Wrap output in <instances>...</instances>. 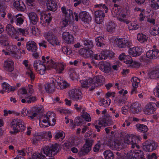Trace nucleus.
Listing matches in <instances>:
<instances>
[{
	"instance_id": "f257e3e1",
	"label": "nucleus",
	"mask_w": 159,
	"mask_h": 159,
	"mask_svg": "<svg viewBox=\"0 0 159 159\" xmlns=\"http://www.w3.org/2000/svg\"><path fill=\"white\" fill-rule=\"evenodd\" d=\"M68 84L62 78L58 77L55 80L53 78L50 79V82H48L44 85L47 91L49 92L53 86L58 89H63L66 88Z\"/></svg>"
},
{
	"instance_id": "f03ea898",
	"label": "nucleus",
	"mask_w": 159,
	"mask_h": 159,
	"mask_svg": "<svg viewBox=\"0 0 159 159\" xmlns=\"http://www.w3.org/2000/svg\"><path fill=\"white\" fill-rule=\"evenodd\" d=\"M42 59L43 62H45L47 61V69L54 68L57 73H61L66 66V64L63 62L57 63L54 60L52 59L49 60L48 57H47L45 58V57L43 56Z\"/></svg>"
},
{
	"instance_id": "7ed1b4c3",
	"label": "nucleus",
	"mask_w": 159,
	"mask_h": 159,
	"mask_svg": "<svg viewBox=\"0 0 159 159\" xmlns=\"http://www.w3.org/2000/svg\"><path fill=\"white\" fill-rule=\"evenodd\" d=\"M6 30L8 34L13 39L15 38L17 41L19 40V39L16 36V34L26 36L29 34L28 29H22L19 28L15 30L10 25H8L7 26Z\"/></svg>"
},
{
	"instance_id": "20e7f679",
	"label": "nucleus",
	"mask_w": 159,
	"mask_h": 159,
	"mask_svg": "<svg viewBox=\"0 0 159 159\" xmlns=\"http://www.w3.org/2000/svg\"><path fill=\"white\" fill-rule=\"evenodd\" d=\"M104 81V79L103 76L99 75L95 77L93 80L91 78H88L85 80H82L80 81V83L83 87H87L93 84H95L94 86H96L101 85Z\"/></svg>"
},
{
	"instance_id": "39448f33",
	"label": "nucleus",
	"mask_w": 159,
	"mask_h": 159,
	"mask_svg": "<svg viewBox=\"0 0 159 159\" xmlns=\"http://www.w3.org/2000/svg\"><path fill=\"white\" fill-rule=\"evenodd\" d=\"M56 121L54 113L49 111L42 117L39 121V125L40 127H44L42 123V121L43 123L46 124L44 125L45 126H48V125L53 126L55 125Z\"/></svg>"
},
{
	"instance_id": "423d86ee",
	"label": "nucleus",
	"mask_w": 159,
	"mask_h": 159,
	"mask_svg": "<svg viewBox=\"0 0 159 159\" xmlns=\"http://www.w3.org/2000/svg\"><path fill=\"white\" fill-rule=\"evenodd\" d=\"M42 59L43 63L39 61H34V69L39 74L41 75H43L45 73L46 69L47 70L50 69H47V61L44 62H43L42 58Z\"/></svg>"
},
{
	"instance_id": "0eeeda50",
	"label": "nucleus",
	"mask_w": 159,
	"mask_h": 159,
	"mask_svg": "<svg viewBox=\"0 0 159 159\" xmlns=\"http://www.w3.org/2000/svg\"><path fill=\"white\" fill-rule=\"evenodd\" d=\"M11 128L13 129V133H16L20 130L23 131L25 129L24 122L21 120L16 119L12 120L11 122Z\"/></svg>"
},
{
	"instance_id": "6e6552de",
	"label": "nucleus",
	"mask_w": 159,
	"mask_h": 159,
	"mask_svg": "<svg viewBox=\"0 0 159 159\" xmlns=\"http://www.w3.org/2000/svg\"><path fill=\"white\" fill-rule=\"evenodd\" d=\"M52 137V135L50 131L40 132L37 133L34 136L32 139V142L33 143H35L41 139H50Z\"/></svg>"
},
{
	"instance_id": "1a4fd4ad",
	"label": "nucleus",
	"mask_w": 159,
	"mask_h": 159,
	"mask_svg": "<svg viewBox=\"0 0 159 159\" xmlns=\"http://www.w3.org/2000/svg\"><path fill=\"white\" fill-rule=\"evenodd\" d=\"M61 10L63 15L66 18L69 19L70 20L75 19L76 21H79L78 15L75 12L72 13L71 10L66 8L65 6L62 7Z\"/></svg>"
},
{
	"instance_id": "9d476101",
	"label": "nucleus",
	"mask_w": 159,
	"mask_h": 159,
	"mask_svg": "<svg viewBox=\"0 0 159 159\" xmlns=\"http://www.w3.org/2000/svg\"><path fill=\"white\" fill-rule=\"evenodd\" d=\"M44 153L46 156H50L51 154V151L48 147H44L41 151V153L36 152L34 153L32 156V158H29L28 159H47L45 156L42 155Z\"/></svg>"
},
{
	"instance_id": "9b49d317",
	"label": "nucleus",
	"mask_w": 159,
	"mask_h": 159,
	"mask_svg": "<svg viewBox=\"0 0 159 159\" xmlns=\"http://www.w3.org/2000/svg\"><path fill=\"white\" fill-rule=\"evenodd\" d=\"M113 16L116 17L120 21H125L126 18V16L124 14L123 12L120 10H118V8L116 6L111 10Z\"/></svg>"
},
{
	"instance_id": "f8f14e48",
	"label": "nucleus",
	"mask_w": 159,
	"mask_h": 159,
	"mask_svg": "<svg viewBox=\"0 0 159 159\" xmlns=\"http://www.w3.org/2000/svg\"><path fill=\"white\" fill-rule=\"evenodd\" d=\"M139 139L137 136L133 135L131 134L126 136L124 140L125 143L127 144H129L131 143L132 145V147L133 148H134L135 146H136L137 148H139V146L136 144L137 140V142L139 140Z\"/></svg>"
},
{
	"instance_id": "ddd939ff",
	"label": "nucleus",
	"mask_w": 159,
	"mask_h": 159,
	"mask_svg": "<svg viewBox=\"0 0 159 159\" xmlns=\"http://www.w3.org/2000/svg\"><path fill=\"white\" fill-rule=\"evenodd\" d=\"M70 98L75 101H78L82 98V96L80 91L77 89H72L69 92Z\"/></svg>"
},
{
	"instance_id": "4468645a",
	"label": "nucleus",
	"mask_w": 159,
	"mask_h": 159,
	"mask_svg": "<svg viewBox=\"0 0 159 159\" xmlns=\"http://www.w3.org/2000/svg\"><path fill=\"white\" fill-rule=\"evenodd\" d=\"M79 20H80L84 24L89 23L91 20V17L89 13L86 11L80 12L78 15Z\"/></svg>"
},
{
	"instance_id": "2eb2a0df",
	"label": "nucleus",
	"mask_w": 159,
	"mask_h": 159,
	"mask_svg": "<svg viewBox=\"0 0 159 159\" xmlns=\"http://www.w3.org/2000/svg\"><path fill=\"white\" fill-rule=\"evenodd\" d=\"M157 147V143L154 141H146L143 145V149L146 151L151 152L155 150Z\"/></svg>"
},
{
	"instance_id": "dca6fc26",
	"label": "nucleus",
	"mask_w": 159,
	"mask_h": 159,
	"mask_svg": "<svg viewBox=\"0 0 159 159\" xmlns=\"http://www.w3.org/2000/svg\"><path fill=\"white\" fill-rule=\"evenodd\" d=\"M20 48H17L15 45H10L7 47L6 50H3L2 52L4 53L5 55L11 54L16 57V54L19 52Z\"/></svg>"
},
{
	"instance_id": "f3484780",
	"label": "nucleus",
	"mask_w": 159,
	"mask_h": 159,
	"mask_svg": "<svg viewBox=\"0 0 159 159\" xmlns=\"http://www.w3.org/2000/svg\"><path fill=\"white\" fill-rule=\"evenodd\" d=\"M107 143V145L113 150H119L122 148V145L117 140H109Z\"/></svg>"
},
{
	"instance_id": "a211bd4d",
	"label": "nucleus",
	"mask_w": 159,
	"mask_h": 159,
	"mask_svg": "<svg viewBox=\"0 0 159 159\" xmlns=\"http://www.w3.org/2000/svg\"><path fill=\"white\" fill-rule=\"evenodd\" d=\"M117 46L120 48H125L129 46L130 43L127 39L125 38L117 39L116 40Z\"/></svg>"
},
{
	"instance_id": "6ab92c4d",
	"label": "nucleus",
	"mask_w": 159,
	"mask_h": 159,
	"mask_svg": "<svg viewBox=\"0 0 159 159\" xmlns=\"http://www.w3.org/2000/svg\"><path fill=\"white\" fill-rule=\"evenodd\" d=\"M129 158L130 159H135L137 158H142L143 156V151L140 150H133L128 154Z\"/></svg>"
},
{
	"instance_id": "aec40b11",
	"label": "nucleus",
	"mask_w": 159,
	"mask_h": 159,
	"mask_svg": "<svg viewBox=\"0 0 159 159\" xmlns=\"http://www.w3.org/2000/svg\"><path fill=\"white\" fill-rule=\"evenodd\" d=\"M105 16L104 13L102 11L99 10L95 12V17L96 23L100 24L103 21V18Z\"/></svg>"
},
{
	"instance_id": "412c9836",
	"label": "nucleus",
	"mask_w": 159,
	"mask_h": 159,
	"mask_svg": "<svg viewBox=\"0 0 159 159\" xmlns=\"http://www.w3.org/2000/svg\"><path fill=\"white\" fill-rule=\"evenodd\" d=\"M142 52V49L139 47L130 48L128 50L129 54L132 57L138 56Z\"/></svg>"
},
{
	"instance_id": "4be33fe9",
	"label": "nucleus",
	"mask_w": 159,
	"mask_h": 159,
	"mask_svg": "<svg viewBox=\"0 0 159 159\" xmlns=\"http://www.w3.org/2000/svg\"><path fill=\"white\" fill-rule=\"evenodd\" d=\"M118 58L120 60L125 64L128 66L131 62L132 58L131 56L128 55H126L124 53H122L120 54Z\"/></svg>"
},
{
	"instance_id": "5701e85b",
	"label": "nucleus",
	"mask_w": 159,
	"mask_h": 159,
	"mask_svg": "<svg viewBox=\"0 0 159 159\" xmlns=\"http://www.w3.org/2000/svg\"><path fill=\"white\" fill-rule=\"evenodd\" d=\"M2 90L0 91V93L2 94L4 93V92L8 93L15 91L16 89L15 87L10 86L9 84L6 82H3L2 84Z\"/></svg>"
},
{
	"instance_id": "b1692460",
	"label": "nucleus",
	"mask_w": 159,
	"mask_h": 159,
	"mask_svg": "<svg viewBox=\"0 0 159 159\" xmlns=\"http://www.w3.org/2000/svg\"><path fill=\"white\" fill-rule=\"evenodd\" d=\"M111 67L110 63L107 62H102L100 66V68L101 70L107 73H109L111 72Z\"/></svg>"
},
{
	"instance_id": "393cba45",
	"label": "nucleus",
	"mask_w": 159,
	"mask_h": 159,
	"mask_svg": "<svg viewBox=\"0 0 159 159\" xmlns=\"http://www.w3.org/2000/svg\"><path fill=\"white\" fill-rule=\"evenodd\" d=\"M50 15V13L47 14L44 12H41L40 16L41 23L49 24L52 19Z\"/></svg>"
},
{
	"instance_id": "a878e982",
	"label": "nucleus",
	"mask_w": 159,
	"mask_h": 159,
	"mask_svg": "<svg viewBox=\"0 0 159 159\" xmlns=\"http://www.w3.org/2000/svg\"><path fill=\"white\" fill-rule=\"evenodd\" d=\"M14 62L12 60H8L5 61L4 63V69L9 72L12 71L14 69Z\"/></svg>"
},
{
	"instance_id": "bb28decb",
	"label": "nucleus",
	"mask_w": 159,
	"mask_h": 159,
	"mask_svg": "<svg viewBox=\"0 0 159 159\" xmlns=\"http://www.w3.org/2000/svg\"><path fill=\"white\" fill-rule=\"evenodd\" d=\"M155 104L152 102H150L147 104L145 106L143 110L145 113L147 115L152 114L155 110Z\"/></svg>"
},
{
	"instance_id": "cd10ccee",
	"label": "nucleus",
	"mask_w": 159,
	"mask_h": 159,
	"mask_svg": "<svg viewBox=\"0 0 159 159\" xmlns=\"http://www.w3.org/2000/svg\"><path fill=\"white\" fill-rule=\"evenodd\" d=\"M92 143V140L86 139V143L82 150V151L84 154L88 153L91 150Z\"/></svg>"
},
{
	"instance_id": "c85d7f7f",
	"label": "nucleus",
	"mask_w": 159,
	"mask_h": 159,
	"mask_svg": "<svg viewBox=\"0 0 159 159\" xmlns=\"http://www.w3.org/2000/svg\"><path fill=\"white\" fill-rule=\"evenodd\" d=\"M108 52L107 51H102L99 54H94L93 57L94 59L98 60H105L107 58L108 56H110L108 54Z\"/></svg>"
},
{
	"instance_id": "c756f323",
	"label": "nucleus",
	"mask_w": 159,
	"mask_h": 159,
	"mask_svg": "<svg viewBox=\"0 0 159 159\" xmlns=\"http://www.w3.org/2000/svg\"><path fill=\"white\" fill-rule=\"evenodd\" d=\"M13 4L14 7L18 10L24 11L26 9L24 4L19 0H14Z\"/></svg>"
},
{
	"instance_id": "7c9ffc66",
	"label": "nucleus",
	"mask_w": 159,
	"mask_h": 159,
	"mask_svg": "<svg viewBox=\"0 0 159 159\" xmlns=\"http://www.w3.org/2000/svg\"><path fill=\"white\" fill-rule=\"evenodd\" d=\"M46 6L48 9L55 11L57 9V5L55 0H48Z\"/></svg>"
},
{
	"instance_id": "2f4dec72",
	"label": "nucleus",
	"mask_w": 159,
	"mask_h": 159,
	"mask_svg": "<svg viewBox=\"0 0 159 159\" xmlns=\"http://www.w3.org/2000/svg\"><path fill=\"white\" fill-rule=\"evenodd\" d=\"M62 37L63 39L67 43H71L73 41V36L68 32H64L62 34Z\"/></svg>"
},
{
	"instance_id": "473e14b6",
	"label": "nucleus",
	"mask_w": 159,
	"mask_h": 159,
	"mask_svg": "<svg viewBox=\"0 0 159 159\" xmlns=\"http://www.w3.org/2000/svg\"><path fill=\"white\" fill-rule=\"evenodd\" d=\"M153 54V50H150L148 51L146 55H143L141 56L140 58V60L141 61H144L148 60V59L154 58Z\"/></svg>"
},
{
	"instance_id": "72a5a7b5",
	"label": "nucleus",
	"mask_w": 159,
	"mask_h": 159,
	"mask_svg": "<svg viewBox=\"0 0 159 159\" xmlns=\"http://www.w3.org/2000/svg\"><path fill=\"white\" fill-rule=\"evenodd\" d=\"M30 22L32 24H36L38 21V18L36 13L33 12H31L28 14Z\"/></svg>"
},
{
	"instance_id": "f704fd0d",
	"label": "nucleus",
	"mask_w": 159,
	"mask_h": 159,
	"mask_svg": "<svg viewBox=\"0 0 159 159\" xmlns=\"http://www.w3.org/2000/svg\"><path fill=\"white\" fill-rule=\"evenodd\" d=\"M27 48L28 50L32 52H34L37 49L36 43L33 41L29 42L27 44Z\"/></svg>"
},
{
	"instance_id": "c9c22d12",
	"label": "nucleus",
	"mask_w": 159,
	"mask_h": 159,
	"mask_svg": "<svg viewBox=\"0 0 159 159\" xmlns=\"http://www.w3.org/2000/svg\"><path fill=\"white\" fill-rule=\"evenodd\" d=\"M18 95L20 99L25 98L28 95L27 92L25 87H22L20 89L18 92Z\"/></svg>"
},
{
	"instance_id": "e433bc0d",
	"label": "nucleus",
	"mask_w": 159,
	"mask_h": 159,
	"mask_svg": "<svg viewBox=\"0 0 159 159\" xmlns=\"http://www.w3.org/2000/svg\"><path fill=\"white\" fill-rule=\"evenodd\" d=\"M37 100L36 98L32 96H28V95L25 98H22L21 100L22 103H24L26 102L30 103L34 102Z\"/></svg>"
},
{
	"instance_id": "4c0bfd02",
	"label": "nucleus",
	"mask_w": 159,
	"mask_h": 159,
	"mask_svg": "<svg viewBox=\"0 0 159 159\" xmlns=\"http://www.w3.org/2000/svg\"><path fill=\"white\" fill-rule=\"evenodd\" d=\"M108 125L105 122L103 121H97L95 125V128L98 131H99L100 129L102 127Z\"/></svg>"
},
{
	"instance_id": "58836bf2",
	"label": "nucleus",
	"mask_w": 159,
	"mask_h": 159,
	"mask_svg": "<svg viewBox=\"0 0 159 159\" xmlns=\"http://www.w3.org/2000/svg\"><path fill=\"white\" fill-rule=\"evenodd\" d=\"M150 10L148 9L145 11L144 10L140 12L139 16V20L140 21H142L144 20L145 17H148L149 14L150 13Z\"/></svg>"
},
{
	"instance_id": "ea45409f",
	"label": "nucleus",
	"mask_w": 159,
	"mask_h": 159,
	"mask_svg": "<svg viewBox=\"0 0 159 159\" xmlns=\"http://www.w3.org/2000/svg\"><path fill=\"white\" fill-rule=\"evenodd\" d=\"M137 36V40L141 43L146 42L148 39V37L147 35L141 33H138Z\"/></svg>"
},
{
	"instance_id": "a19ab883",
	"label": "nucleus",
	"mask_w": 159,
	"mask_h": 159,
	"mask_svg": "<svg viewBox=\"0 0 159 159\" xmlns=\"http://www.w3.org/2000/svg\"><path fill=\"white\" fill-rule=\"evenodd\" d=\"M150 33L153 35H156L159 33V25L153 26L150 31Z\"/></svg>"
},
{
	"instance_id": "79ce46f5",
	"label": "nucleus",
	"mask_w": 159,
	"mask_h": 159,
	"mask_svg": "<svg viewBox=\"0 0 159 159\" xmlns=\"http://www.w3.org/2000/svg\"><path fill=\"white\" fill-rule=\"evenodd\" d=\"M68 74L70 79L73 80H76L79 78L78 74L73 69H71L69 71Z\"/></svg>"
},
{
	"instance_id": "37998d69",
	"label": "nucleus",
	"mask_w": 159,
	"mask_h": 159,
	"mask_svg": "<svg viewBox=\"0 0 159 159\" xmlns=\"http://www.w3.org/2000/svg\"><path fill=\"white\" fill-rule=\"evenodd\" d=\"M78 145V144L75 141H73L71 143H66L64 144L63 148L64 149L67 150L70 148L72 146H76Z\"/></svg>"
},
{
	"instance_id": "c03bdc74",
	"label": "nucleus",
	"mask_w": 159,
	"mask_h": 159,
	"mask_svg": "<svg viewBox=\"0 0 159 159\" xmlns=\"http://www.w3.org/2000/svg\"><path fill=\"white\" fill-rule=\"evenodd\" d=\"M148 74L150 77H157L159 75V68H156L152 71H150Z\"/></svg>"
},
{
	"instance_id": "a18cd8bd",
	"label": "nucleus",
	"mask_w": 159,
	"mask_h": 159,
	"mask_svg": "<svg viewBox=\"0 0 159 159\" xmlns=\"http://www.w3.org/2000/svg\"><path fill=\"white\" fill-rule=\"evenodd\" d=\"M116 25L111 21L109 22L107 25V30L108 32H112L115 30Z\"/></svg>"
},
{
	"instance_id": "49530a36",
	"label": "nucleus",
	"mask_w": 159,
	"mask_h": 159,
	"mask_svg": "<svg viewBox=\"0 0 159 159\" xmlns=\"http://www.w3.org/2000/svg\"><path fill=\"white\" fill-rule=\"evenodd\" d=\"M128 28L129 30H135L139 28L138 24L136 21L131 22L128 25Z\"/></svg>"
},
{
	"instance_id": "de8ad7c7",
	"label": "nucleus",
	"mask_w": 159,
	"mask_h": 159,
	"mask_svg": "<svg viewBox=\"0 0 159 159\" xmlns=\"http://www.w3.org/2000/svg\"><path fill=\"white\" fill-rule=\"evenodd\" d=\"M131 111L134 113H137L141 110V108L138 104L134 103L131 107Z\"/></svg>"
},
{
	"instance_id": "09e8293b",
	"label": "nucleus",
	"mask_w": 159,
	"mask_h": 159,
	"mask_svg": "<svg viewBox=\"0 0 159 159\" xmlns=\"http://www.w3.org/2000/svg\"><path fill=\"white\" fill-rule=\"evenodd\" d=\"M105 159H113L114 155L111 151H106L103 152Z\"/></svg>"
},
{
	"instance_id": "8fccbe9b",
	"label": "nucleus",
	"mask_w": 159,
	"mask_h": 159,
	"mask_svg": "<svg viewBox=\"0 0 159 159\" xmlns=\"http://www.w3.org/2000/svg\"><path fill=\"white\" fill-rule=\"evenodd\" d=\"M132 85L133 87L137 88L138 86V84L140 82V80L138 78L134 77L131 80Z\"/></svg>"
},
{
	"instance_id": "3c124183",
	"label": "nucleus",
	"mask_w": 159,
	"mask_h": 159,
	"mask_svg": "<svg viewBox=\"0 0 159 159\" xmlns=\"http://www.w3.org/2000/svg\"><path fill=\"white\" fill-rule=\"evenodd\" d=\"M93 53V51L91 50L90 49L87 50L86 48H82L79 51V53L81 55L85 54L86 55L90 56Z\"/></svg>"
},
{
	"instance_id": "603ef678",
	"label": "nucleus",
	"mask_w": 159,
	"mask_h": 159,
	"mask_svg": "<svg viewBox=\"0 0 159 159\" xmlns=\"http://www.w3.org/2000/svg\"><path fill=\"white\" fill-rule=\"evenodd\" d=\"M138 130L139 131L146 132L148 131V128L147 126L144 125L138 124L136 125Z\"/></svg>"
},
{
	"instance_id": "864d4df0",
	"label": "nucleus",
	"mask_w": 159,
	"mask_h": 159,
	"mask_svg": "<svg viewBox=\"0 0 159 159\" xmlns=\"http://www.w3.org/2000/svg\"><path fill=\"white\" fill-rule=\"evenodd\" d=\"M32 111L27 107L23 108L21 111V114L22 116H29L32 112Z\"/></svg>"
},
{
	"instance_id": "5fc2aeb1",
	"label": "nucleus",
	"mask_w": 159,
	"mask_h": 159,
	"mask_svg": "<svg viewBox=\"0 0 159 159\" xmlns=\"http://www.w3.org/2000/svg\"><path fill=\"white\" fill-rule=\"evenodd\" d=\"M65 134L61 131H59L56 133L55 137L56 139H59L60 140H62L65 137Z\"/></svg>"
},
{
	"instance_id": "6e6d98bb",
	"label": "nucleus",
	"mask_w": 159,
	"mask_h": 159,
	"mask_svg": "<svg viewBox=\"0 0 159 159\" xmlns=\"http://www.w3.org/2000/svg\"><path fill=\"white\" fill-rule=\"evenodd\" d=\"M111 100L109 98H106L104 99L100 102V105L104 107H107L111 103Z\"/></svg>"
},
{
	"instance_id": "4d7b16f0",
	"label": "nucleus",
	"mask_w": 159,
	"mask_h": 159,
	"mask_svg": "<svg viewBox=\"0 0 159 159\" xmlns=\"http://www.w3.org/2000/svg\"><path fill=\"white\" fill-rule=\"evenodd\" d=\"M59 148V146L56 143L52 145L51 149V152L52 155H54L56 154L58 151Z\"/></svg>"
},
{
	"instance_id": "13d9d810",
	"label": "nucleus",
	"mask_w": 159,
	"mask_h": 159,
	"mask_svg": "<svg viewBox=\"0 0 159 159\" xmlns=\"http://www.w3.org/2000/svg\"><path fill=\"white\" fill-rule=\"evenodd\" d=\"M16 17L17 18L16 20L17 25L22 24L23 23L24 17L22 16V15L20 14H19L16 15Z\"/></svg>"
},
{
	"instance_id": "bf43d9fd",
	"label": "nucleus",
	"mask_w": 159,
	"mask_h": 159,
	"mask_svg": "<svg viewBox=\"0 0 159 159\" xmlns=\"http://www.w3.org/2000/svg\"><path fill=\"white\" fill-rule=\"evenodd\" d=\"M151 4L153 8L155 9L159 8V0H152Z\"/></svg>"
},
{
	"instance_id": "052dcab7",
	"label": "nucleus",
	"mask_w": 159,
	"mask_h": 159,
	"mask_svg": "<svg viewBox=\"0 0 159 159\" xmlns=\"http://www.w3.org/2000/svg\"><path fill=\"white\" fill-rule=\"evenodd\" d=\"M31 33L33 35L36 36H39L40 34V32L38 29L34 27H33L31 28Z\"/></svg>"
},
{
	"instance_id": "680f3d73",
	"label": "nucleus",
	"mask_w": 159,
	"mask_h": 159,
	"mask_svg": "<svg viewBox=\"0 0 159 159\" xmlns=\"http://www.w3.org/2000/svg\"><path fill=\"white\" fill-rule=\"evenodd\" d=\"M48 41L53 46L58 45L59 44V42L55 36L52 37L50 39H49Z\"/></svg>"
},
{
	"instance_id": "e2e57ef3",
	"label": "nucleus",
	"mask_w": 159,
	"mask_h": 159,
	"mask_svg": "<svg viewBox=\"0 0 159 159\" xmlns=\"http://www.w3.org/2000/svg\"><path fill=\"white\" fill-rule=\"evenodd\" d=\"M26 74V75L30 77L32 80H34V75L30 68H27Z\"/></svg>"
},
{
	"instance_id": "0e129e2a",
	"label": "nucleus",
	"mask_w": 159,
	"mask_h": 159,
	"mask_svg": "<svg viewBox=\"0 0 159 159\" xmlns=\"http://www.w3.org/2000/svg\"><path fill=\"white\" fill-rule=\"evenodd\" d=\"M72 20L66 18L65 19H63L60 22V25L62 27H66L68 24V23H70V21Z\"/></svg>"
},
{
	"instance_id": "69168bd1",
	"label": "nucleus",
	"mask_w": 159,
	"mask_h": 159,
	"mask_svg": "<svg viewBox=\"0 0 159 159\" xmlns=\"http://www.w3.org/2000/svg\"><path fill=\"white\" fill-rule=\"evenodd\" d=\"M103 38L101 36L98 37L96 39V45L98 47H102L103 44L102 43Z\"/></svg>"
},
{
	"instance_id": "338daca9",
	"label": "nucleus",
	"mask_w": 159,
	"mask_h": 159,
	"mask_svg": "<svg viewBox=\"0 0 159 159\" xmlns=\"http://www.w3.org/2000/svg\"><path fill=\"white\" fill-rule=\"evenodd\" d=\"M83 45L86 48H91L93 46V43L92 42H88L87 40H85L83 42Z\"/></svg>"
},
{
	"instance_id": "774afa93",
	"label": "nucleus",
	"mask_w": 159,
	"mask_h": 159,
	"mask_svg": "<svg viewBox=\"0 0 159 159\" xmlns=\"http://www.w3.org/2000/svg\"><path fill=\"white\" fill-rule=\"evenodd\" d=\"M44 37L48 41L52 37H54L52 31L46 32L44 34Z\"/></svg>"
}]
</instances>
